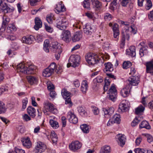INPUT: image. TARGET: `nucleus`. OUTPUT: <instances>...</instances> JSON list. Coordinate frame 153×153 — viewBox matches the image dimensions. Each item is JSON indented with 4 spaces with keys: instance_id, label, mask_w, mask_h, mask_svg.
<instances>
[{
    "instance_id": "f257e3e1",
    "label": "nucleus",
    "mask_w": 153,
    "mask_h": 153,
    "mask_svg": "<svg viewBox=\"0 0 153 153\" xmlns=\"http://www.w3.org/2000/svg\"><path fill=\"white\" fill-rule=\"evenodd\" d=\"M36 67L33 65L29 66L28 68L25 67L24 64L20 63L17 65V70L18 72H20L27 74H34Z\"/></svg>"
},
{
    "instance_id": "f03ea898",
    "label": "nucleus",
    "mask_w": 153,
    "mask_h": 153,
    "mask_svg": "<svg viewBox=\"0 0 153 153\" xmlns=\"http://www.w3.org/2000/svg\"><path fill=\"white\" fill-rule=\"evenodd\" d=\"M44 108L42 111L45 115H49V112L54 114L57 113V110L54 107L53 104L48 101H46L44 102Z\"/></svg>"
},
{
    "instance_id": "7ed1b4c3",
    "label": "nucleus",
    "mask_w": 153,
    "mask_h": 153,
    "mask_svg": "<svg viewBox=\"0 0 153 153\" xmlns=\"http://www.w3.org/2000/svg\"><path fill=\"white\" fill-rule=\"evenodd\" d=\"M56 27L61 30H65L68 24L67 20L65 18L61 17L58 18L56 21Z\"/></svg>"
},
{
    "instance_id": "20e7f679",
    "label": "nucleus",
    "mask_w": 153,
    "mask_h": 153,
    "mask_svg": "<svg viewBox=\"0 0 153 153\" xmlns=\"http://www.w3.org/2000/svg\"><path fill=\"white\" fill-rule=\"evenodd\" d=\"M85 59L89 64L92 65L98 63L99 58L97 55L90 53L86 56Z\"/></svg>"
},
{
    "instance_id": "39448f33",
    "label": "nucleus",
    "mask_w": 153,
    "mask_h": 153,
    "mask_svg": "<svg viewBox=\"0 0 153 153\" xmlns=\"http://www.w3.org/2000/svg\"><path fill=\"white\" fill-rule=\"evenodd\" d=\"M80 57L78 55H71L69 59V64L70 65L69 66L68 64L67 65L68 67H69L70 66L73 67H76L78 66V65L80 62Z\"/></svg>"
},
{
    "instance_id": "423d86ee",
    "label": "nucleus",
    "mask_w": 153,
    "mask_h": 153,
    "mask_svg": "<svg viewBox=\"0 0 153 153\" xmlns=\"http://www.w3.org/2000/svg\"><path fill=\"white\" fill-rule=\"evenodd\" d=\"M124 30L123 31L122 33L124 32L125 37L127 40H128L130 38L129 34L127 33L128 32H130L134 34H135L137 33V30L135 29L134 26L130 25L128 27L124 26Z\"/></svg>"
},
{
    "instance_id": "0eeeda50",
    "label": "nucleus",
    "mask_w": 153,
    "mask_h": 153,
    "mask_svg": "<svg viewBox=\"0 0 153 153\" xmlns=\"http://www.w3.org/2000/svg\"><path fill=\"white\" fill-rule=\"evenodd\" d=\"M108 94L109 99L112 101H115L117 98V92L114 86H111L108 91Z\"/></svg>"
},
{
    "instance_id": "6e6552de",
    "label": "nucleus",
    "mask_w": 153,
    "mask_h": 153,
    "mask_svg": "<svg viewBox=\"0 0 153 153\" xmlns=\"http://www.w3.org/2000/svg\"><path fill=\"white\" fill-rule=\"evenodd\" d=\"M60 38L61 39L66 42H69L71 40V35L70 32L68 30L63 31Z\"/></svg>"
},
{
    "instance_id": "1a4fd4ad",
    "label": "nucleus",
    "mask_w": 153,
    "mask_h": 153,
    "mask_svg": "<svg viewBox=\"0 0 153 153\" xmlns=\"http://www.w3.org/2000/svg\"><path fill=\"white\" fill-rule=\"evenodd\" d=\"M46 149V145L44 143L39 141L35 147V151L36 153H42L44 152Z\"/></svg>"
},
{
    "instance_id": "9d476101",
    "label": "nucleus",
    "mask_w": 153,
    "mask_h": 153,
    "mask_svg": "<svg viewBox=\"0 0 153 153\" xmlns=\"http://www.w3.org/2000/svg\"><path fill=\"white\" fill-rule=\"evenodd\" d=\"M4 0H0V6L4 13H11L13 11L14 8L13 7H9L5 3H3Z\"/></svg>"
},
{
    "instance_id": "9b49d317",
    "label": "nucleus",
    "mask_w": 153,
    "mask_h": 153,
    "mask_svg": "<svg viewBox=\"0 0 153 153\" xmlns=\"http://www.w3.org/2000/svg\"><path fill=\"white\" fill-rule=\"evenodd\" d=\"M83 28L84 33L87 35H91L95 30L94 27L88 23L84 26Z\"/></svg>"
},
{
    "instance_id": "f8f14e48",
    "label": "nucleus",
    "mask_w": 153,
    "mask_h": 153,
    "mask_svg": "<svg viewBox=\"0 0 153 153\" xmlns=\"http://www.w3.org/2000/svg\"><path fill=\"white\" fill-rule=\"evenodd\" d=\"M128 81L129 85H131L136 86L138 85L140 82L139 78L137 76L133 75L130 76L128 79Z\"/></svg>"
},
{
    "instance_id": "ddd939ff",
    "label": "nucleus",
    "mask_w": 153,
    "mask_h": 153,
    "mask_svg": "<svg viewBox=\"0 0 153 153\" xmlns=\"http://www.w3.org/2000/svg\"><path fill=\"white\" fill-rule=\"evenodd\" d=\"M82 146L81 143L78 141L72 142L69 145L70 149L74 151H75L80 149Z\"/></svg>"
},
{
    "instance_id": "4468645a",
    "label": "nucleus",
    "mask_w": 153,
    "mask_h": 153,
    "mask_svg": "<svg viewBox=\"0 0 153 153\" xmlns=\"http://www.w3.org/2000/svg\"><path fill=\"white\" fill-rule=\"evenodd\" d=\"M50 47L53 50V52L58 51L62 52V50L61 46L58 45L57 42L54 41L52 42L50 44Z\"/></svg>"
},
{
    "instance_id": "2eb2a0df",
    "label": "nucleus",
    "mask_w": 153,
    "mask_h": 153,
    "mask_svg": "<svg viewBox=\"0 0 153 153\" xmlns=\"http://www.w3.org/2000/svg\"><path fill=\"white\" fill-rule=\"evenodd\" d=\"M82 37V32L81 30L78 31L71 36V40L73 42H75L79 41Z\"/></svg>"
},
{
    "instance_id": "dca6fc26",
    "label": "nucleus",
    "mask_w": 153,
    "mask_h": 153,
    "mask_svg": "<svg viewBox=\"0 0 153 153\" xmlns=\"http://www.w3.org/2000/svg\"><path fill=\"white\" fill-rule=\"evenodd\" d=\"M67 117L69 121L73 124H76L77 123L78 120L77 117L74 113L71 111H69L68 113Z\"/></svg>"
},
{
    "instance_id": "f3484780",
    "label": "nucleus",
    "mask_w": 153,
    "mask_h": 153,
    "mask_svg": "<svg viewBox=\"0 0 153 153\" xmlns=\"http://www.w3.org/2000/svg\"><path fill=\"white\" fill-rule=\"evenodd\" d=\"M116 138L117 139V141L118 144L121 146L125 144L126 140V138L124 135L121 134H119L116 135Z\"/></svg>"
},
{
    "instance_id": "a211bd4d",
    "label": "nucleus",
    "mask_w": 153,
    "mask_h": 153,
    "mask_svg": "<svg viewBox=\"0 0 153 153\" xmlns=\"http://www.w3.org/2000/svg\"><path fill=\"white\" fill-rule=\"evenodd\" d=\"M55 9V12L57 14L66 11V8L62 1L58 3L56 5Z\"/></svg>"
},
{
    "instance_id": "6ab92c4d",
    "label": "nucleus",
    "mask_w": 153,
    "mask_h": 153,
    "mask_svg": "<svg viewBox=\"0 0 153 153\" xmlns=\"http://www.w3.org/2000/svg\"><path fill=\"white\" fill-rule=\"evenodd\" d=\"M131 88L129 85H127L126 87L121 90L120 91V94L122 96L124 97H127L128 94Z\"/></svg>"
},
{
    "instance_id": "aec40b11",
    "label": "nucleus",
    "mask_w": 153,
    "mask_h": 153,
    "mask_svg": "<svg viewBox=\"0 0 153 153\" xmlns=\"http://www.w3.org/2000/svg\"><path fill=\"white\" fill-rule=\"evenodd\" d=\"M21 141L23 146L27 148H30L31 146V142L29 137H27L26 138L21 139Z\"/></svg>"
},
{
    "instance_id": "412c9836",
    "label": "nucleus",
    "mask_w": 153,
    "mask_h": 153,
    "mask_svg": "<svg viewBox=\"0 0 153 153\" xmlns=\"http://www.w3.org/2000/svg\"><path fill=\"white\" fill-rule=\"evenodd\" d=\"M146 72L151 74H153V61L147 62L146 63Z\"/></svg>"
},
{
    "instance_id": "4be33fe9",
    "label": "nucleus",
    "mask_w": 153,
    "mask_h": 153,
    "mask_svg": "<svg viewBox=\"0 0 153 153\" xmlns=\"http://www.w3.org/2000/svg\"><path fill=\"white\" fill-rule=\"evenodd\" d=\"M126 53L131 57H134L136 55L135 48L134 46L130 47L128 49L126 50Z\"/></svg>"
},
{
    "instance_id": "5701e85b",
    "label": "nucleus",
    "mask_w": 153,
    "mask_h": 153,
    "mask_svg": "<svg viewBox=\"0 0 153 153\" xmlns=\"http://www.w3.org/2000/svg\"><path fill=\"white\" fill-rule=\"evenodd\" d=\"M27 111L28 114L32 118H34L36 115V109L31 106H29L27 108Z\"/></svg>"
},
{
    "instance_id": "b1692460",
    "label": "nucleus",
    "mask_w": 153,
    "mask_h": 153,
    "mask_svg": "<svg viewBox=\"0 0 153 153\" xmlns=\"http://www.w3.org/2000/svg\"><path fill=\"white\" fill-rule=\"evenodd\" d=\"M128 108L127 104L124 103H121L120 104L118 109V111L120 113H122L128 111Z\"/></svg>"
},
{
    "instance_id": "393cba45",
    "label": "nucleus",
    "mask_w": 153,
    "mask_h": 153,
    "mask_svg": "<svg viewBox=\"0 0 153 153\" xmlns=\"http://www.w3.org/2000/svg\"><path fill=\"white\" fill-rule=\"evenodd\" d=\"M34 39V36L32 35H30L29 36L23 37L22 38V41L24 43L30 44L32 43Z\"/></svg>"
},
{
    "instance_id": "a878e982",
    "label": "nucleus",
    "mask_w": 153,
    "mask_h": 153,
    "mask_svg": "<svg viewBox=\"0 0 153 153\" xmlns=\"http://www.w3.org/2000/svg\"><path fill=\"white\" fill-rule=\"evenodd\" d=\"M103 111L105 115L107 116V117L111 116L113 114L114 111V109L113 107H111L109 108H103Z\"/></svg>"
},
{
    "instance_id": "bb28decb",
    "label": "nucleus",
    "mask_w": 153,
    "mask_h": 153,
    "mask_svg": "<svg viewBox=\"0 0 153 153\" xmlns=\"http://www.w3.org/2000/svg\"><path fill=\"white\" fill-rule=\"evenodd\" d=\"M28 82L31 85L37 84L38 80L35 77L32 76H28L27 77Z\"/></svg>"
},
{
    "instance_id": "cd10ccee",
    "label": "nucleus",
    "mask_w": 153,
    "mask_h": 153,
    "mask_svg": "<svg viewBox=\"0 0 153 153\" xmlns=\"http://www.w3.org/2000/svg\"><path fill=\"white\" fill-rule=\"evenodd\" d=\"M104 65L105 66V68L104 69L105 72H111L113 71V65L111 63L109 62L105 63Z\"/></svg>"
},
{
    "instance_id": "c85d7f7f",
    "label": "nucleus",
    "mask_w": 153,
    "mask_h": 153,
    "mask_svg": "<svg viewBox=\"0 0 153 153\" xmlns=\"http://www.w3.org/2000/svg\"><path fill=\"white\" fill-rule=\"evenodd\" d=\"M113 30L114 33V36L115 38H117L119 35V30L118 25L116 23H114L113 26Z\"/></svg>"
},
{
    "instance_id": "c756f323",
    "label": "nucleus",
    "mask_w": 153,
    "mask_h": 153,
    "mask_svg": "<svg viewBox=\"0 0 153 153\" xmlns=\"http://www.w3.org/2000/svg\"><path fill=\"white\" fill-rule=\"evenodd\" d=\"M35 24L34 28L35 30H38L42 27V22L39 18H36L35 19Z\"/></svg>"
},
{
    "instance_id": "7c9ffc66",
    "label": "nucleus",
    "mask_w": 153,
    "mask_h": 153,
    "mask_svg": "<svg viewBox=\"0 0 153 153\" xmlns=\"http://www.w3.org/2000/svg\"><path fill=\"white\" fill-rule=\"evenodd\" d=\"M91 1L94 7L96 9V10H99L101 8L102 4L98 0H91Z\"/></svg>"
},
{
    "instance_id": "2f4dec72",
    "label": "nucleus",
    "mask_w": 153,
    "mask_h": 153,
    "mask_svg": "<svg viewBox=\"0 0 153 153\" xmlns=\"http://www.w3.org/2000/svg\"><path fill=\"white\" fill-rule=\"evenodd\" d=\"M88 84L86 80H83L82 83L81 90L83 93H85L88 90Z\"/></svg>"
},
{
    "instance_id": "473e14b6",
    "label": "nucleus",
    "mask_w": 153,
    "mask_h": 153,
    "mask_svg": "<svg viewBox=\"0 0 153 153\" xmlns=\"http://www.w3.org/2000/svg\"><path fill=\"white\" fill-rule=\"evenodd\" d=\"M111 150L109 146H105L101 148L100 153H110Z\"/></svg>"
},
{
    "instance_id": "72a5a7b5",
    "label": "nucleus",
    "mask_w": 153,
    "mask_h": 153,
    "mask_svg": "<svg viewBox=\"0 0 153 153\" xmlns=\"http://www.w3.org/2000/svg\"><path fill=\"white\" fill-rule=\"evenodd\" d=\"M140 128H145L148 129H149L151 128V126L149 123L146 121H143L140 124Z\"/></svg>"
},
{
    "instance_id": "f704fd0d",
    "label": "nucleus",
    "mask_w": 153,
    "mask_h": 153,
    "mask_svg": "<svg viewBox=\"0 0 153 153\" xmlns=\"http://www.w3.org/2000/svg\"><path fill=\"white\" fill-rule=\"evenodd\" d=\"M53 73L52 71L48 67L43 72V75L44 77H48L50 76Z\"/></svg>"
},
{
    "instance_id": "c9c22d12",
    "label": "nucleus",
    "mask_w": 153,
    "mask_h": 153,
    "mask_svg": "<svg viewBox=\"0 0 153 153\" xmlns=\"http://www.w3.org/2000/svg\"><path fill=\"white\" fill-rule=\"evenodd\" d=\"M144 109V107L142 105H140L135 109V113L137 114H140L143 112Z\"/></svg>"
},
{
    "instance_id": "e433bc0d",
    "label": "nucleus",
    "mask_w": 153,
    "mask_h": 153,
    "mask_svg": "<svg viewBox=\"0 0 153 153\" xmlns=\"http://www.w3.org/2000/svg\"><path fill=\"white\" fill-rule=\"evenodd\" d=\"M50 137L53 143H56L58 137L54 131H51Z\"/></svg>"
},
{
    "instance_id": "4c0bfd02",
    "label": "nucleus",
    "mask_w": 153,
    "mask_h": 153,
    "mask_svg": "<svg viewBox=\"0 0 153 153\" xmlns=\"http://www.w3.org/2000/svg\"><path fill=\"white\" fill-rule=\"evenodd\" d=\"M77 109L78 112L82 116L87 115V113L83 107L82 106H79L77 108Z\"/></svg>"
},
{
    "instance_id": "58836bf2",
    "label": "nucleus",
    "mask_w": 153,
    "mask_h": 153,
    "mask_svg": "<svg viewBox=\"0 0 153 153\" xmlns=\"http://www.w3.org/2000/svg\"><path fill=\"white\" fill-rule=\"evenodd\" d=\"M80 128L83 132L85 133H88L89 132V126L85 124L81 125Z\"/></svg>"
},
{
    "instance_id": "ea45409f",
    "label": "nucleus",
    "mask_w": 153,
    "mask_h": 153,
    "mask_svg": "<svg viewBox=\"0 0 153 153\" xmlns=\"http://www.w3.org/2000/svg\"><path fill=\"white\" fill-rule=\"evenodd\" d=\"M61 94L63 98H67L70 97L71 94V93L65 89H63L62 90Z\"/></svg>"
},
{
    "instance_id": "a19ab883",
    "label": "nucleus",
    "mask_w": 153,
    "mask_h": 153,
    "mask_svg": "<svg viewBox=\"0 0 153 153\" xmlns=\"http://www.w3.org/2000/svg\"><path fill=\"white\" fill-rule=\"evenodd\" d=\"M49 123L51 126L54 128H56L59 126L58 123L53 120H50Z\"/></svg>"
},
{
    "instance_id": "79ce46f5",
    "label": "nucleus",
    "mask_w": 153,
    "mask_h": 153,
    "mask_svg": "<svg viewBox=\"0 0 153 153\" xmlns=\"http://www.w3.org/2000/svg\"><path fill=\"white\" fill-rule=\"evenodd\" d=\"M126 37H125V34L124 32L122 33V39L120 45V47L121 48H123L125 44V41Z\"/></svg>"
},
{
    "instance_id": "37998d69",
    "label": "nucleus",
    "mask_w": 153,
    "mask_h": 153,
    "mask_svg": "<svg viewBox=\"0 0 153 153\" xmlns=\"http://www.w3.org/2000/svg\"><path fill=\"white\" fill-rule=\"evenodd\" d=\"M105 84L103 87V89L104 91H107L108 89V86L110 85V81L109 79H107L105 78Z\"/></svg>"
},
{
    "instance_id": "c03bdc74",
    "label": "nucleus",
    "mask_w": 153,
    "mask_h": 153,
    "mask_svg": "<svg viewBox=\"0 0 153 153\" xmlns=\"http://www.w3.org/2000/svg\"><path fill=\"white\" fill-rule=\"evenodd\" d=\"M54 19V15L51 14L48 15L46 17V20L50 24L52 23Z\"/></svg>"
},
{
    "instance_id": "a18cd8bd",
    "label": "nucleus",
    "mask_w": 153,
    "mask_h": 153,
    "mask_svg": "<svg viewBox=\"0 0 153 153\" xmlns=\"http://www.w3.org/2000/svg\"><path fill=\"white\" fill-rule=\"evenodd\" d=\"M6 111V108L4 104L0 101V114L4 113Z\"/></svg>"
},
{
    "instance_id": "49530a36",
    "label": "nucleus",
    "mask_w": 153,
    "mask_h": 153,
    "mask_svg": "<svg viewBox=\"0 0 153 153\" xmlns=\"http://www.w3.org/2000/svg\"><path fill=\"white\" fill-rule=\"evenodd\" d=\"M48 68L53 72L54 71L55 72L56 71V64L54 62L52 63L48 67Z\"/></svg>"
},
{
    "instance_id": "de8ad7c7",
    "label": "nucleus",
    "mask_w": 153,
    "mask_h": 153,
    "mask_svg": "<svg viewBox=\"0 0 153 153\" xmlns=\"http://www.w3.org/2000/svg\"><path fill=\"white\" fill-rule=\"evenodd\" d=\"M120 116L119 114H115L113 117V120L114 123H119L120 120Z\"/></svg>"
},
{
    "instance_id": "09e8293b",
    "label": "nucleus",
    "mask_w": 153,
    "mask_h": 153,
    "mask_svg": "<svg viewBox=\"0 0 153 153\" xmlns=\"http://www.w3.org/2000/svg\"><path fill=\"white\" fill-rule=\"evenodd\" d=\"M131 65V63L130 61L124 62L123 64V69H127Z\"/></svg>"
},
{
    "instance_id": "8fccbe9b",
    "label": "nucleus",
    "mask_w": 153,
    "mask_h": 153,
    "mask_svg": "<svg viewBox=\"0 0 153 153\" xmlns=\"http://www.w3.org/2000/svg\"><path fill=\"white\" fill-rule=\"evenodd\" d=\"M49 42L48 40H45L44 43V49L46 52H49L48 44Z\"/></svg>"
},
{
    "instance_id": "3c124183",
    "label": "nucleus",
    "mask_w": 153,
    "mask_h": 153,
    "mask_svg": "<svg viewBox=\"0 0 153 153\" xmlns=\"http://www.w3.org/2000/svg\"><path fill=\"white\" fill-rule=\"evenodd\" d=\"M146 3L145 5V8L147 10H149L152 7V1L150 0H146Z\"/></svg>"
},
{
    "instance_id": "603ef678",
    "label": "nucleus",
    "mask_w": 153,
    "mask_h": 153,
    "mask_svg": "<svg viewBox=\"0 0 153 153\" xmlns=\"http://www.w3.org/2000/svg\"><path fill=\"white\" fill-rule=\"evenodd\" d=\"M143 135L147 138V140L149 143H150L153 141V137L152 135L148 134H145Z\"/></svg>"
},
{
    "instance_id": "864d4df0",
    "label": "nucleus",
    "mask_w": 153,
    "mask_h": 153,
    "mask_svg": "<svg viewBox=\"0 0 153 153\" xmlns=\"http://www.w3.org/2000/svg\"><path fill=\"white\" fill-rule=\"evenodd\" d=\"M3 21L2 24L4 25H7L9 23L10 21V19L6 16H4L3 17Z\"/></svg>"
},
{
    "instance_id": "5fc2aeb1",
    "label": "nucleus",
    "mask_w": 153,
    "mask_h": 153,
    "mask_svg": "<svg viewBox=\"0 0 153 153\" xmlns=\"http://www.w3.org/2000/svg\"><path fill=\"white\" fill-rule=\"evenodd\" d=\"M22 110L23 111L26 108V105L28 102L27 99L26 98H25L22 100Z\"/></svg>"
},
{
    "instance_id": "6e6d98bb",
    "label": "nucleus",
    "mask_w": 153,
    "mask_h": 153,
    "mask_svg": "<svg viewBox=\"0 0 153 153\" xmlns=\"http://www.w3.org/2000/svg\"><path fill=\"white\" fill-rule=\"evenodd\" d=\"M104 18L105 21H109L112 19L111 15L108 13H105L104 15Z\"/></svg>"
},
{
    "instance_id": "4d7b16f0",
    "label": "nucleus",
    "mask_w": 153,
    "mask_h": 153,
    "mask_svg": "<svg viewBox=\"0 0 153 153\" xmlns=\"http://www.w3.org/2000/svg\"><path fill=\"white\" fill-rule=\"evenodd\" d=\"M64 98L65 99V103L66 104H68L70 107L72 105V103L70 97Z\"/></svg>"
},
{
    "instance_id": "13d9d810",
    "label": "nucleus",
    "mask_w": 153,
    "mask_h": 153,
    "mask_svg": "<svg viewBox=\"0 0 153 153\" xmlns=\"http://www.w3.org/2000/svg\"><path fill=\"white\" fill-rule=\"evenodd\" d=\"M103 78L102 76H98L94 80V82H97L98 83H101L103 81Z\"/></svg>"
},
{
    "instance_id": "bf43d9fd",
    "label": "nucleus",
    "mask_w": 153,
    "mask_h": 153,
    "mask_svg": "<svg viewBox=\"0 0 153 153\" xmlns=\"http://www.w3.org/2000/svg\"><path fill=\"white\" fill-rule=\"evenodd\" d=\"M44 25H45V28L47 32L50 33H52L53 32V28L48 26L46 23H45Z\"/></svg>"
},
{
    "instance_id": "052dcab7",
    "label": "nucleus",
    "mask_w": 153,
    "mask_h": 153,
    "mask_svg": "<svg viewBox=\"0 0 153 153\" xmlns=\"http://www.w3.org/2000/svg\"><path fill=\"white\" fill-rule=\"evenodd\" d=\"M139 120L137 118H135L131 123V126L132 127H134L137 125L139 123Z\"/></svg>"
},
{
    "instance_id": "680f3d73",
    "label": "nucleus",
    "mask_w": 153,
    "mask_h": 153,
    "mask_svg": "<svg viewBox=\"0 0 153 153\" xmlns=\"http://www.w3.org/2000/svg\"><path fill=\"white\" fill-rule=\"evenodd\" d=\"M83 5L85 8H89L90 3L89 0H84L83 1Z\"/></svg>"
},
{
    "instance_id": "e2e57ef3",
    "label": "nucleus",
    "mask_w": 153,
    "mask_h": 153,
    "mask_svg": "<svg viewBox=\"0 0 153 153\" xmlns=\"http://www.w3.org/2000/svg\"><path fill=\"white\" fill-rule=\"evenodd\" d=\"M8 90V87L7 86H2L0 87V95L4 92L7 91Z\"/></svg>"
},
{
    "instance_id": "0e129e2a",
    "label": "nucleus",
    "mask_w": 153,
    "mask_h": 153,
    "mask_svg": "<svg viewBox=\"0 0 153 153\" xmlns=\"http://www.w3.org/2000/svg\"><path fill=\"white\" fill-rule=\"evenodd\" d=\"M19 46L16 42H13L11 44V48L13 50V51H15L18 49Z\"/></svg>"
},
{
    "instance_id": "69168bd1",
    "label": "nucleus",
    "mask_w": 153,
    "mask_h": 153,
    "mask_svg": "<svg viewBox=\"0 0 153 153\" xmlns=\"http://www.w3.org/2000/svg\"><path fill=\"white\" fill-rule=\"evenodd\" d=\"M41 0H29L30 5L32 6H35L37 4V2H39Z\"/></svg>"
},
{
    "instance_id": "338daca9",
    "label": "nucleus",
    "mask_w": 153,
    "mask_h": 153,
    "mask_svg": "<svg viewBox=\"0 0 153 153\" xmlns=\"http://www.w3.org/2000/svg\"><path fill=\"white\" fill-rule=\"evenodd\" d=\"M134 152L136 153H145V149L137 148L134 149Z\"/></svg>"
},
{
    "instance_id": "774afa93",
    "label": "nucleus",
    "mask_w": 153,
    "mask_h": 153,
    "mask_svg": "<svg viewBox=\"0 0 153 153\" xmlns=\"http://www.w3.org/2000/svg\"><path fill=\"white\" fill-rule=\"evenodd\" d=\"M23 119L26 121H28L31 120V118L28 115L25 114L23 116Z\"/></svg>"
}]
</instances>
